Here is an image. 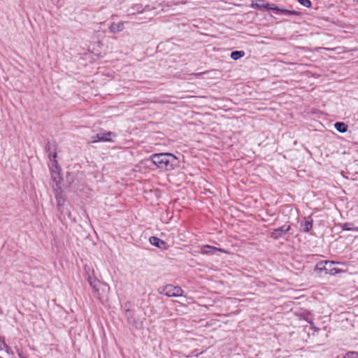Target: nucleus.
Listing matches in <instances>:
<instances>
[{"instance_id": "4be33fe9", "label": "nucleus", "mask_w": 358, "mask_h": 358, "mask_svg": "<svg viewBox=\"0 0 358 358\" xmlns=\"http://www.w3.org/2000/svg\"><path fill=\"white\" fill-rule=\"evenodd\" d=\"M216 251H220V252H225V253L227 252L225 250H222L221 248H215V247L212 246L211 254L214 253Z\"/></svg>"}, {"instance_id": "393cba45", "label": "nucleus", "mask_w": 358, "mask_h": 358, "mask_svg": "<svg viewBox=\"0 0 358 358\" xmlns=\"http://www.w3.org/2000/svg\"><path fill=\"white\" fill-rule=\"evenodd\" d=\"M17 354H18V356L20 357V358H25V357L23 356L21 351H20L19 350H17Z\"/></svg>"}, {"instance_id": "6e6552de", "label": "nucleus", "mask_w": 358, "mask_h": 358, "mask_svg": "<svg viewBox=\"0 0 358 358\" xmlns=\"http://www.w3.org/2000/svg\"><path fill=\"white\" fill-rule=\"evenodd\" d=\"M149 241L152 245H155L156 247L161 248V249L166 250L169 247L168 244L165 241H164L155 236H151L150 238Z\"/></svg>"}, {"instance_id": "a211bd4d", "label": "nucleus", "mask_w": 358, "mask_h": 358, "mask_svg": "<svg viewBox=\"0 0 358 358\" xmlns=\"http://www.w3.org/2000/svg\"><path fill=\"white\" fill-rule=\"evenodd\" d=\"M343 358H358V352H348L343 356Z\"/></svg>"}, {"instance_id": "9d476101", "label": "nucleus", "mask_w": 358, "mask_h": 358, "mask_svg": "<svg viewBox=\"0 0 358 358\" xmlns=\"http://www.w3.org/2000/svg\"><path fill=\"white\" fill-rule=\"evenodd\" d=\"M313 227V220L310 217L305 218L301 222V231L304 232L309 231Z\"/></svg>"}, {"instance_id": "1a4fd4ad", "label": "nucleus", "mask_w": 358, "mask_h": 358, "mask_svg": "<svg viewBox=\"0 0 358 358\" xmlns=\"http://www.w3.org/2000/svg\"><path fill=\"white\" fill-rule=\"evenodd\" d=\"M334 262L326 261L324 263H319L317 267L320 270H324L326 273H328L329 271H332L331 268L334 267Z\"/></svg>"}, {"instance_id": "6ab92c4d", "label": "nucleus", "mask_w": 358, "mask_h": 358, "mask_svg": "<svg viewBox=\"0 0 358 358\" xmlns=\"http://www.w3.org/2000/svg\"><path fill=\"white\" fill-rule=\"evenodd\" d=\"M0 342H2V343H3V348H5L6 352L8 354H12V353H13V352H12V350H11L9 346H8V345H6V343H5V341H4V338H2V337H1V338H0Z\"/></svg>"}, {"instance_id": "9b49d317", "label": "nucleus", "mask_w": 358, "mask_h": 358, "mask_svg": "<svg viewBox=\"0 0 358 358\" xmlns=\"http://www.w3.org/2000/svg\"><path fill=\"white\" fill-rule=\"evenodd\" d=\"M109 29L112 33L120 32L124 29V24L122 22L117 23L113 22L110 26Z\"/></svg>"}, {"instance_id": "a878e982", "label": "nucleus", "mask_w": 358, "mask_h": 358, "mask_svg": "<svg viewBox=\"0 0 358 358\" xmlns=\"http://www.w3.org/2000/svg\"><path fill=\"white\" fill-rule=\"evenodd\" d=\"M57 157V153L55 152L53 155H52V158L55 159Z\"/></svg>"}, {"instance_id": "cd10ccee", "label": "nucleus", "mask_w": 358, "mask_h": 358, "mask_svg": "<svg viewBox=\"0 0 358 358\" xmlns=\"http://www.w3.org/2000/svg\"><path fill=\"white\" fill-rule=\"evenodd\" d=\"M203 73H199L196 74V76H200V75H201V74H203Z\"/></svg>"}, {"instance_id": "f3484780", "label": "nucleus", "mask_w": 358, "mask_h": 358, "mask_svg": "<svg viewBox=\"0 0 358 358\" xmlns=\"http://www.w3.org/2000/svg\"><path fill=\"white\" fill-rule=\"evenodd\" d=\"M211 249H212V246L210 245H203L201 248V251L200 252L201 254H211Z\"/></svg>"}, {"instance_id": "ddd939ff", "label": "nucleus", "mask_w": 358, "mask_h": 358, "mask_svg": "<svg viewBox=\"0 0 358 358\" xmlns=\"http://www.w3.org/2000/svg\"><path fill=\"white\" fill-rule=\"evenodd\" d=\"M55 197L57 200V208L59 210H62L61 208L64 204L65 199L63 195L61 193L57 192V191L55 192Z\"/></svg>"}, {"instance_id": "f257e3e1", "label": "nucleus", "mask_w": 358, "mask_h": 358, "mask_svg": "<svg viewBox=\"0 0 358 358\" xmlns=\"http://www.w3.org/2000/svg\"><path fill=\"white\" fill-rule=\"evenodd\" d=\"M151 159L159 169L166 171H172L178 166V158L170 153L155 154Z\"/></svg>"}, {"instance_id": "b1692460", "label": "nucleus", "mask_w": 358, "mask_h": 358, "mask_svg": "<svg viewBox=\"0 0 358 358\" xmlns=\"http://www.w3.org/2000/svg\"><path fill=\"white\" fill-rule=\"evenodd\" d=\"M280 12H281L282 13H284V14H290L292 13V12L288 10H286V9H280Z\"/></svg>"}, {"instance_id": "39448f33", "label": "nucleus", "mask_w": 358, "mask_h": 358, "mask_svg": "<svg viewBox=\"0 0 358 358\" xmlns=\"http://www.w3.org/2000/svg\"><path fill=\"white\" fill-rule=\"evenodd\" d=\"M156 8L155 6H151L150 5H146L143 6L142 4L138 3L135 4L132 6L129 10V13L130 15H134L136 13H141L143 12H148L155 10Z\"/></svg>"}, {"instance_id": "0eeeda50", "label": "nucleus", "mask_w": 358, "mask_h": 358, "mask_svg": "<svg viewBox=\"0 0 358 358\" xmlns=\"http://www.w3.org/2000/svg\"><path fill=\"white\" fill-rule=\"evenodd\" d=\"M113 135L112 132L99 133L92 136V142L97 141H110V136Z\"/></svg>"}, {"instance_id": "5701e85b", "label": "nucleus", "mask_w": 358, "mask_h": 358, "mask_svg": "<svg viewBox=\"0 0 358 358\" xmlns=\"http://www.w3.org/2000/svg\"><path fill=\"white\" fill-rule=\"evenodd\" d=\"M332 271H329L328 273L330 275H335L338 273L339 270L336 268L332 267L331 268Z\"/></svg>"}, {"instance_id": "dca6fc26", "label": "nucleus", "mask_w": 358, "mask_h": 358, "mask_svg": "<svg viewBox=\"0 0 358 358\" xmlns=\"http://www.w3.org/2000/svg\"><path fill=\"white\" fill-rule=\"evenodd\" d=\"M342 228L343 230L346 231H358V227H352V224L348 223H345L343 224Z\"/></svg>"}, {"instance_id": "412c9836", "label": "nucleus", "mask_w": 358, "mask_h": 358, "mask_svg": "<svg viewBox=\"0 0 358 358\" xmlns=\"http://www.w3.org/2000/svg\"><path fill=\"white\" fill-rule=\"evenodd\" d=\"M267 9H269V10H276V11H279L280 10V8H278L277 6H275L274 4H268V7H267Z\"/></svg>"}, {"instance_id": "2eb2a0df", "label": "nucleus", "mask_w": 358, "mask_h": 358, "mask_svg": "<svg viewBox=\"0 0 358 358\" xmlns=\"http://www.w3.org/2000/svg\"><path fill=\"white\" fill-rule=\"evenodd\" d=\"M245 55V52L243 51H234L231 54V58L234 60H237L238 59L243 57Z\"/></svg>"}, {"instance_id": "f03ea898", "label": "nucleus", "mask_w": 358, "mask_h": 358, "mask_svg": "<svg viewBox=\"0 0 358 358\" xmlns=\"http://www.w3.org/2000/svg\"><path fill=\"white\" fill-rule=\"evenodd\" d=\"M87 280L90 284V285L92 287V289L94 290V292H97L99 296H101V294L99 292L100 289L103 293L108 292L109 291V286L106 283H101L99 280H98L96 278H93L89 273L87 271ZM101 298V296H99Z\"/></svg>"}, {"instance_id": "f8f14e48", "label": "nucleus", "mask_w": 358, "mask_h": 358, "mask_svg": "<svg viewBox=\"0 0 358 358\" xmlns=\"http://www.w3.org/2000/svg\"><path fill=\"white\" fill-rule=\"evenodd\" d=\"M268 4L264 0H255L252 1V7L258 9H267Z\"/></svg>"}, {"instance_id": "aec40b11", "label": "nucleus", "mask_w": 358, "mask_h": 358, "mask_svg": "<svg viewBox=\"0 0 358 358\" xmlns=\"http://www.w3.org/2000/svg\"><path fill=\"white\" fill-rule=\"evenodd\" d=\"M299 2L306 8H310L311 6V2L310 0H298Z\"/></svg>"}, {"instance_id": "bb28decb", "label": "nucleus", "mask_w": 358, "mask_h": 358, "mask_svg": "<svg viewBox=\"0 0 358 358\" xmlns=\"http://www.w3.org/2000/svg\"><path fill=\"white\" fill-rule=\"evenodd\" d=\"M1 343V345H0V350H1L3 348V343L2 342Z\"/></svg>"}, {"instance_id": "c85d7f7f", "label": "nucleus", "mask_w": 358, "mask_h": 358, "mask_svg": "<svg viewBox=\"0 0 358 358\" xmlns=\"http://www.w3.org/2000/svg\"><path fill=\"white\" fill-rule=\"evenodd\" d=\"M173 4L177 6L178 5V3H173Z\"/></svg>"}, {"instance_id": "20e7f679", "label": "nucleus", "mask_w": 358, "mask_h": 358, "mask_svg": "<svg viewBox=\"0 0 358 358\" xmlns=\"http://www.w3.org/2000/svg\"><path fill=\"white\" fill-rule=\"evenodd\" d=\"M51 178L52 182L55 184L57 189H61V182L62 178L61 176L60 169L57 166V162L54 160L51 169Z\"/></svg>"}, {"instance_id": "c756f323", "label": "nucleus", "mask_w": 358, "mask_h": 358, "mask_svg": "<svg viewBox=\"0 0 358 358\" xmlns=\"http://www.w3.org/2000/svg\"><path fill=\"white\" fill-rule=\"evenodd\" d=\"M0 358H2V357H0Z\"/></svg>"}, {"instance_id": "4468645a", "label": "nucleus", "mask_w": 358, "mask_h": 358, "mask_svg": "<svg viewBox=\"0 0 358 358\" xmlns=\"http://www.w3.org/2000/svg\"><path fill=\"white\" fill-rule=\"evenodd\" d=\"M334 127L335 129L341 133H345L348 129V126L343 122H336Z\"/></svg>"}, {"instance_id": "423d86ee", "label": "nucleus", "mask_w": 358, "mask_h": 358, "mask_svg": "<svg viewBox=\"0 0 358 358\" xmlns=\"http://www.w3.org/2000/svg\"><path fill=\"white\" fill-rule=\"evenodd\" d=\"M290 229L289 225H284L281 227L275 229L271 232V236L274 239H278L283 234H286Z\"/></svg>"}, {"instance_id": "7ed1b4c3", "label": "nucleus", "mask_w": 358, "mask_h": 358, "mask_svg": "<svg viewBox=\"0 0 358 358\" xmlns=\"http://www.w3.org/2000/svg\"><path fill=\"white\" fill-rule=\"evenodd\" d=\"M160 293L169 297L182 296L183 291L180 287L167 285L161 288Z\"/></svg>"}]
</instances>
